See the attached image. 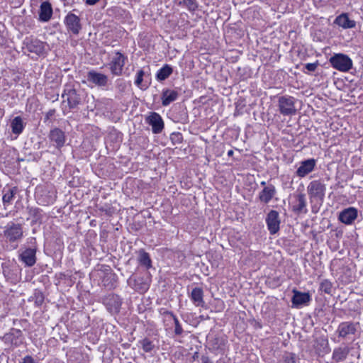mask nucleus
Here are the masks:
<instances>
[{
	"mask_svg": "<svg viewBox=\"0 0 363 363\" xmlns=\"http://www.w3.org/2000/svg\"><path fill=\"white\" fill-rule=\"evenodd\" d=\"M359 356L357 348L352 344L343 343L333 350L332 359L335 363H340L350 358L359 357Z\"/></svg>",
	"mask_w": 363,
	"mask_h": 363,
	"instance_id": "obj_1",
	"label": "nucleus"
},
{
	"mask_svg": "<svg viewBox=\"0 0 363 363\" xmlns=\"http://www.w3.org/2000/svg\"><path fill=\"white\" fill-rule=\"evenodd\" d=\"M3 236L6 242L18 243L23 238L22 224L13 222L8 223L4 228Z\"/></svg>",
	"mask_w": 363,
	"mask_h": 363,
	"instance_id": "obj_2",
	"label": "nucleus"
},
{
	"mask_svg": "<svg viewBox=\"0 0 363 363\" xmlns=\"http://www.w3.org/2000/svg\"><path fill=\"white\" fill-rule=\"evenodd\" d=\"M48 46L45 42H43L33 36L26 37L23 41V51L26 54L34 53L41 56L46 53L45 47Z\"/></svg>",
	"mask_w": 363,
	"mask_h": 363,
	"instance_id": "obj_3",
	"label": "nucleus"
},
{
	"mask_svg": "<svg viewBox=\"0 0 363 363\" xmlns=\"http://www.w3.org/2000/svg\"><path fill=\"white\" fill-rule=\"evenodd\" d=\"M359 323L358 322L345 321L339 324L336 333L343 340H353L358 331Z\"/></svg>",
	"mask_w": 363,
	"mask_h": 363,
	"instance_id": "obj_4",
	"label": "nucleus"
},
{
	"mask_svg": "<svg viewBox=\"0 0 363 363\" xmlns=\"http://www.w3.org/2000/svg\"><path fill=\"white\" fill-rule=\"evenodd\" d=\"M326 191L325 184L320 179L313 180L307 186V191L311 201L323 202Z\"/></svg>",
	"mask_w": 363,
	"mask_h": 363,
	"instance_id": "obj_5",
	"label": "nucleus"
},
{
	"mask_svg": "<svg viewBox=\"0 0 363 363\" xmlns=\"http://www.w3.org/2000/svg\"><path fill=\"white\" fill-rule=\"evenodd\" d=\"M128 57L119 51L114 52L108 64V68L113 75L121 76L123 74V67Z\"/></svg>",
	"mask_w": 363,
	"mask_h": 363,
	"instance_id": "obj_6",
	"label": "nucleus"
},
{
	"mask_svg": "<svg viewBox=\"0 0 363 363\" xmlns=\"http://www.w3.org/2000/svg\"><path fill=\"white\" fill-rule=\"evenodd\" d=\"M296 99L291 96H282L278 99V106L281 114L283 116H292L296 114Z\"/></svg>",
	"mask_w": 363,
	"mask_h": 363,
	"instance_id": "obj_7",
	"label": "nucleus"
},
{
	"mask_svg": "<svg viewBox=\"0 0 363 363\" xmlns=\"http://www.w3.org/2000/svg\"><path fill=\"white\" fill-rule=\"evenodd\" d=\"M330 62L333 68L341 72H348L352 67V60L347 55L341 53L331 57Z\"/></svg>",
	"mask_w": 363,
	"mask_h": 363,
	"instance_id": "obj_8",
	"label": "nucleus"
},
{
	"mask_svg": "<svg viewBox=\"0 0 363 363\" xmlns=\"http://www.w3.org/2000/svg\"><path fill=\"white\" fill-rule=\"evenodd\" d=\"M36 252L37 248L23 247L18 251V259L26 267H31L37 261Z\"/></svg>",
	"mask_w": 363,
	"mask_h": 363,
	"instance_id": "obj_9",
	"label": "nucleus"
},
{
	"mask_svg": "<svg viewBox=\"0 0 363 363\" xmlns=\"http://www.w3.org/2000/svg\"><path fill=\"white\" fill-rule=\"evenodd\" d=\"M103 303L110 313L117 314L120 311L122 299L118 295L111 294L104 298Z\"/></svg>",
	"mask_w": 363,
	"mask_h": 363,
	"instance_id": "obj_10",
	"label": "nucleus"
},
{
	"mask_svg": "<svg viewBox=\"0 0 363 363\" xmlns=\"http://www.w3.org/2000/svg\"><path fill=\"white\" fill-rule=\"evenodd\" d=\"M280 218L278 211L271 210L266 217V223L271 235L276 234L280 228Z\"/></svg>",
	"mask_w": 363,
	"mask_h": 363,
	"instance_id": "obj_11",
	"label": "nucleus"
},
{
	"mask_svg": "<svg viewBox=\"0 0 363 363\" xmlns=\"http://www.w3.org/2000/svg\"><path fill=\"white\" fill-rule=\"evenodd\" d=\"M48 138L50 141L58 150H60L66 142L65 132L58 128L52 129L49 133Z\"/></svg>",
	"mask_w": 363,
	"mask_h": 363,
	"instance_id": "obj_12",
	"label": "nucleus"
},
{
	"mask_svg": "<svg viewBox=\"0 0 363 363\" xmlns=\"http://www.w3.org/2000/svg\"><path fill=\"white\" fill-rule=\"evenodd\" d=\"M145 121L150 125H151L152 131L155 134L162 133L164 129V124L162 118L156 112L150 113V114L146 118Z\"/></svg>",
	"mask_w": 363,
	"mask_h": 363,
	"instance_id": "obj_13",
	"label": "nucleus"
},
{
	"mask_svg": "<svg viewBox=\"0 0 363 363\" xmlns=\"http://www.w3.org/2000/svg\"><path fill=\"white\" fill-rule=\"evenodd\" d=\"M62 97H66V101L70 109L76 108L82 101V98L77 90L71 87L65 89Z\"/></svg>",
	"mask_w": 363,
	"mask_h": 363,
	"instance_id": "obj_14",
	"label": "nucleus"
},
{
	"mask_svg": "<svg viewBox=\"0 0 363 363\" xmlns=\"http://www.w3.org/2000/svg\"><path fill=\"white\" fill-rule=\"evenodd\" d=\"M64 23L69 31L73 34H79L82 29L80 18L75 14L69 12L65 18Z\"/></svg>",
	"mask_w": 363,
	"mask_h": 363,
	"instance_id": "obj_15",
	"label": "nucleus"
},
{
	"mask_svg": "<svg viewBox=\"0 0 363 363\" xmlns=\"http://www.w3.org/2000/svg\"><path fill=\"white\" fill-rule=\"evenodd\" d=\"M316 165V160L314 158L308 159L300 162L296 174L298 177L303 178L312 172Z\"/></svg>",
	"mask_w": 363,
	"mask_h": 363,
	"instance_id": "obj_16",
	"label": "nucleus"
},
{
	"mask_svg": "<svg viewBox=\"0 0 363 363\" xmlns=\"http://www.w3.org/2000/svg\"><path fill=\"white\" fill-rule=\"evenodd\" d=\"M357 209L354 207H349L340 213L338 219L342 223L351 225L357 219Z\"/></svg>",
	"mask_w": 363,
	"mask_h": 363,
	"instance_id": "obj_17",
	"label": "nucleus"
},
{
	"mask_svg": "<svg viewBox=\"0 0 363 363\" xmlns=\"http://www.w3.org/2000/svg\"><path fill=\"white\" fill-rule=\"evenodd\" d=\"M86 79L89 82L99 86H105L108 83V77L106 74L94 70L87 72Z\"/></svg>",
	"mask_w": 363,
	"mask_h": 363,
	"instance_id": "obj_18",
	"label": "nucleus"
},
{
	"mask_svg": "<svg viewBox=\"0 0 363 363\" xmlns=\"http://www.w3.org/2000/svg\"><path fill=\"white\" fill-rule=\"evenodd\" d=\"M179 93L177 89H164L161 94V101L163 106H167L171 103L177 100Z\"/></svg>",
	"mask_w": 363,
	"mask_h": 363,
	"instance_id": "obj_19",
	"label": "nucleus"
},
{
	"mask_svg": "<svg viewBox=\"0 0 363 363\" xmlns=\"http://www.w3.org/2000/svg\"><path fill=\"white\" fill-rule=\"evenodd\" d=\"M276 194L277 190L275 186L270 184L264 187V189L259 193V199L261 202L268 203Z\"/></svg>",
	"mask_w": 363,
	"mask_h": 363,
	"instance_id": "obj_20",
	"label": "nucleus"
},
{
	"mask_svg": "<svg viewBox=\"0 0 363 363\" xmlns=\"http://www.w3.org/2000/svg\"><path fill=\"white\" fill-rule=\"evenodd\" d=\"M294 296L291 298V302L294 306L298 308L301 305L307 304L310 300L311 296L308 293H303L296 289L293 291Z\"/></svg>",
	"mask_w": 363,
	"mask_h": 363,
	"instance_id": "obj_21",
	"label": "nucleus"
},
{
	"mask_svg": "<svg viewBox=\"0 0 363 363\" xmlns=\"http://www.w3.org/2000/svg\"><path fill=\"white\" fill-rule=\"evenodd\" d=\"M52 15V8L48 1H43L40 6L39 20L42 22L48 21Z\"/></svg>",
	"mask_w": 363,
	"mask_h": 363,
	"instance_id": "obj_22",
	"label": "nucleus"
},
{
	"mask_svg": "<svg viewBox=\"0 0 363 363\" xmlns=\"http://www.w3.org/2000/svg\"><path fill=\"white\" fill-rule=\"evenodd\" d=\"M21 335L22 332L20 330L12 329L10 333L4 335L3 340L6 343L17 346L21 342L19 340Z\"/></svg>",
	"mask_w": 363,
	"mask_h": 363,
	"instance_id": "obj_23",
	"label": "nucleus"
},
{
	"mask_svg": "<svg viewBox=\"0 0 363 363\" xmlns=\"http://www.w3.org/2000/svg\"><path fill=\"white\" fill-rule=\"evenodd\" d=\"M334 23L345 29L353 28L356 26V22L353 20H350L347 13H342L337 16L334 21Z\"/></svg>",
	"mask_w": 363,
	"mask_h": 363,
	"instance_id": "obj_24",
	"label": "nucleus"
},
{
	"mask_svg": "<svg viewBox=\"0 0 363 363\" xmlns=\"http://www.w3.org/2000/svg\"><path fill=\"white\" fill-rule=\"evenodd\" d=\"M189 297L196 306L203 307L204 306L205 301L203 300V291L201 288H194L191 290Z\"/></svg>",
	"mask_w": 363,
	"mask_h": 363,
	"instance_id": "obj_25",
	"label": "nucleus"
},
{
	"mask_svg": "<svg viewBox=\"0 0 363 363\" xmlns=\"http://www.w3.org/2000/svg\"><path fill=\"white\" fill-rule=\"evenodd\" d=\"M127 283L129 286L140 293H144L148 289V285L143 281V279L130 277Z\"/></svg>",
	"mask_w": 363,
	"mask_h": 363,
	"instance_id": "obj_26",
	"label": "nucleus"
},
{
	"mask_svg": "<svg viewBox=\"0 0 363 363\" xmlns=\"http://www.w3.org/2000/svg\"><path fill=\"white\" fill-rule=\"evenodd\" d=\"M293 211L296 214L307 213L305 194H299L296 196V203L293 206Z\"/></svg>",
	"mask_w": 363,
	"mask_h": 363,
	"instance_id": "obj_27",
	"label": "nucleus"
},
{
	"mask_svg": "<svg viewBox=\"0 0 363 363\" xmlns=\"http://www.w3.org/2000/svg\"><path fill=\"white\" fill-rule=\"evenodd\" d=\"M160 313L162 315H168L173 319L174 323V335L176 336H181L182 335V333H184V330L182 328V326L179 319L173 313V312L162 308V309H160Z\"/></svg>",
	"mask_w": 363,
	"mask_h": 363,
	"instance_id": "obj_28",
	"label": "nucleus"
},
{
	"mask_svg": "<svg viewBox=\"0 0 363 363\" xmlns=\"http://www.w3.org/2000/svg\"><path fill=\"white\" fill-rule=\"evenodd\" d=\"M17 155H18V154H17L16 150L13 148V149H9V150H6L5 152H4L1 155L0 158L1 160H3V162L4 163H7L8 164H11L14 163V161L18 162L21 160V159H19L17 157Z\"/></svg>",
	"mask_w": 363,
	"mask_h": 363,
	"instance_id": "obj_29",
	"label": "nucleus"
},
{
	"mask_svg": "<svg viewBox=\"0 0 363 363\" xmlns=\"http://www.w3.org/2000/svg\"><path fill=\"white\" fill-rule=\"evenodd\" d=\"M172 73V67L168 64H165L157 71L155 78L157 81L162 82L169 78Z\"/></svg>",
	"mask_w": 363,
	"mask_h": 363,
	"instance_id": "obj_30",
	"label": "nucleus"
},
{
	"mask_svg": "<svg viewBox=\"0 0 363 363\" xmlns=\"http://www.w3.org/2000/svg\"><path fill=\"white\" fill-rule=\"evenodd\" d=\"M26 124L23 123V121L21 116H16L11 123V128L12 133L15 135H20L24 128Z\"/></svg>",
	"mask_w": 363,
	"mask_h": 363,
	"instance_id": "obj_31",
	"label": "nucleus"
},
{
	"mask_svg": "<svg viewBox=\"0 0 363 363\" xmlns=\"http://www.w3.org/2000/svg\"><path fill=\"white\" fill-rule=\"evenodd\" d=\"M4 195H3V203L6 208L8 206H9L12 201L14 199L15 195L18 193V188L16 186L9 188L7 190L4 189L3 191Z\"/></svg>",
	"mask_w": 363,
	"mask_h": 363,
	"instance_id": "obj_32",
	"label": "nucleus"
},
{
	"mask_svg": "<svg viewBox=\"0 0 363 363\" xmlns=\"http://www.w3.org/2000/svg\"><path fill=\"white\" fill-rule=\"evenodd\" d=\"M138 261L140 265L145 267L147 269L152 267V261L150 255L143 249L139 250Z\"/></svg>",
	"mask_w": 363,
	"mask_h": 363,
	"instance_id": "obj_33",
	"label": "nucleus"
},
{
	"mask_svg": "<svg viewBox=\"0 0 363 363\" xmlns=\"http://www.w3.org/2000/svg\"><path fill=\"white\" fill-rule=\"evenodd\" d=\"M139 345L143 350L147 353L152 352L155 348L154 342L147 337L140 340L139 341Z\"/></svg>",
	"mask_w": 363,
	"mask_h": 363,
	"instance_id": "obj_34",
	"label": "nucleus"
},
{
	"mask_svg": "<svg viewBox=\"0 0 363 363\" xmlns=\"http://www.w3.org/2000/svg\"><path fill=\"white\" fill-rule=\"evenodd\" d=\"M144 76H145V72L143 69H140L136 73L135 80V85L143 90H145L148 87L147 85L143 84Z\"/></svg>",
	"mask_w": 363,
	"mask_h": 363,
	"instance_id": "obj_35",
	"label": "nucleus"
},
{
	"mask_svg": "<svg viewBox=\"0 0 363 363\" xmlns=\"http://www.w3.org/2000/svg\"><path fill=\"white\" fill-rule=\"evenodd\" d=\"M179 4L185 6L190 11H194L198 8L196 0H182L179 1Z\"/></svg>",
	"mask_w": 363,
	"mask_h": 363,
	"instance_id": "obj_36",
	"label": "nucleus"
},
{
	"mask_svg": "<svg viewBox=\"0 0 363 363\" xmlns=\"http://www.w3.org/2000/svg\"><path fill=\"white\" fill-rule=\"evenodd\" d=\"M333 284L328 280L324 279L321 281L320 285V289L325 294H330L332 292Z\"/></svg>",
	"mask_w": 363,
	"mask_h": 363,
	"instance_id": "obj_37",
	"label": "nucleus"
},
{
	"mask_svg": "<svg viewBox=\"0 0 363 363\" xmlns=\"http://www.w3.org/2000/svg\"><path fill=\"white\" fill-rule=\"evenodd\" d=\"M318 350H321L323 352L327 353L329 350L328 341L326 339H321L318 342Z\"/></svg>",
	"mask_w": 363,
	"mask_h": 363,
	"instance_id": "obj_38",
	"label": "nucleus"
},
{
	"mask_svg": "<svg viewBox=\"0 0 363 363\" xmlns=\"http://www.w3.org/2000/svg\"><path fill=\"white\" fill-rule=\"evenodd\" d=\"M127 83L123 79H118L116 81V87L120 93H123L127 89Z\"/></svg>",
	"mask_w": 363,
	"mask_h": 363,
	"instance_id": "obj_39",
	"label": "nucleus"
},
{
	"mask_svg": "<svg viewBox=\"0 0 363 363\" xmlns=\"http://www.w3.org/2000/svg\"><path fill=\"white\" fill-rule=\"evenodd\" d=\"M170 140L174 145L180 144L183 141V136L181 133L175 132L171 134Z\"/></svg>",
	"mask_w": 363,
	"mask_h": 363,
	"instance_id": "obj_40",
	"label": "nucleus"
},
{
	"mask_svg": "<svg viewBox=\"0 0 363 363\" xmlns=\"http://www.w3.org/2000/svg\"><path fill=\"white\" fill-rule=\"evenodd\" d=\"M28 213L30 216L33 217L35 220H38L40 218L41 214H40V209L38 208H28Z\"/></svg>",
	"mask_w": 363,
	"mask_h": 363,
	"instance_id": "obj_41",
	"label": "nucleus"
},
{
	"mask_svg": "<svg viewBox=\"0 0 363 363\" xmlns=\"http://www.w3.org/2000/svg\"><path fill=\"white\" fill-rule=\"evenodd\" d=\"M225 345V340L220 337H215L213 340L212 347L214 350L221 349Z\"/></svg>",
	"mask_w": 363,
	"mask_h": 363,
	"instance_id": "obj_42",
	"label": "nucleus"
},
{
	"mask_svg": "<svg viewBox=\"0 0 363 363\" xmlns=\"http://www.w3.org/2000/svg\"><path fill=\"white\" fill-rule=\"evenodd\" d=\"M6 41L5 27L3 23H0V45L5 44Z\"/></svg>",
	"mask_w": 363,
	"mask_h": 363,
	"instance_id": "obj_43",
	"label": "nucleus"
},
{
	"mask_svg": "<svg viewBox=\"0 0 363 363\" xmlns=\"http://www.w3.org/2000/svg\"><path fill=\"white\" fill-rule=\"evenodd\" d=\"M296 357L295 354L289 353L284 357V363H295Z\"/></svg>",
	"mask_w": 363,
	"mask_h": 363,
	"instance_id": "obj_44",
	"label": "nucleus"
},
{
	"mask_svg": "<svg viewBox=\"0 0 363 363\" xmlns=\"http://www.w3.org/2000/svg\"><path fill=\"white\" fill-rule=\"evenodd\" d=\"M318 62L315 63H307L305 65V68L309 72H314L318 67Z\"/></svg>",
	"mask_w": 363,
	"mask_h": 363,
	"instance_id": "obj_45",
	"label": "nucleus"
},
{
	"mask_svg": "<svg viewBox=\"0 0 363 363\" xmlns=\"http://www.w3.org/2000/svg\"><path fill=\"white\" fill-rule=\"evenodd\" d=\"M28 243L30 244V246L28 247H35V248H37V245H36V239L35 238H30L28 239Z\"/></svg>",
	"mask_w": 363,
	"mask_h": 363,
	"instance_id": "obj_46",
	"label": "nucleus"
},
{
	"mask_svg": "<svg viewBox=\"0 0 363 363\" xmlns=\"http://www.w3.org/2000/svg\"><path fill=\"white\" fill-rule=\"evenodd\" d=\"M23 363H37L34 359L29 355L26 356L23 359Z\"/></svg>",
	"mask_w": 363,
	"mask_h": 363,
	"instance_id": "obj_47",
	"label": "nucleus"
},
{
	"mask_svg": "<svg viewBox=\"0 0 363 363\" xmlns=\"http://www.w3.org/2000/svg\"><path fill=\"white\" fill-rule=\"evenodd\" d=\"M201 360V363H213L210 358L207 356H202Z\"/></svg>",
	"mask_w": 363,
	"mask_h": 363,
	"instance_id": "obj_48",
	"label": "nucleus"
},
{
	"mask_svg": "<svg viewBox=\"0 0 363 363\" xmlns=\"http://www.w3.org/2000/svg\"><path fill=\"white\" fill-rule=\"evenodd\" d=\"M55 111L54 109L50 110L46 114V118H49L50 117L52 116L55 114Z\"/></svg>",
	"mask_w": 363,
	"mask_h": 363,
	"instance_id": "obj_49",
	"label": "nucleus"
},
{
	"mask_svg": "<svg viewBox=\"0 0 363 363\" xmlns=\"http://www.w3.org/2000/svg\"><path fill=\"white\" fill-rule=\"evenodd\" d=\"M99 0H86V3L89 5H94L96 4Z\"/></svg>",
	"mask_w": 363,
	"mask_h": 363,
	"instance_id": "obj_50",
	"label": "nucleus"
},
{
	"mask_svg": "<svg viewBox=\"0 0 363 363\" xmlns=\"http://www.w3.org/2000/svg\"><path fill=\"white\" fill-rule=\"evenodd\" d=\"M233 153H234L233 150H230L228 152V157H232V156L233 155Z\"/></svg>",
	"mask_w": 363,
	"mask_h": 363,
	"instance_id": "obj_51",
	"label": "nucleus"
},
{
	"mask_svg": "<svg viewBox=\"0 0 363 363\" xmlns=\"http://www.w3.org/2000/svg\"><path fill=\"white\" fill-rule=\"evenodd\" d=\"M260 184L262 186H263L264 187L267 186V185H266L267 184H266V182L264 181L261 182Z\"/></svg>",
	"mask_w": 363,
	"mask_h": 363,
	"instance_id": "obj_52",
	"label": "nucleus"
}]
</instances>
